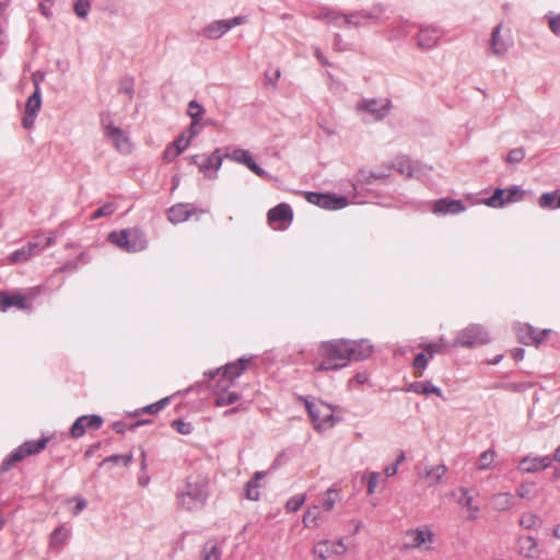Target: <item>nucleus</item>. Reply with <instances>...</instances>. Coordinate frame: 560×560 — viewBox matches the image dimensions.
Wrapping results in <instances>:
<instances>
[{"label": "nucleus", "mask_w": 560, "mask_h": 560, "mask_svg": "<svg viewBox=\"0 0 560 560\" xmlns=\"http://www.w3.org/2000/svg\"><path fill=\"white\" fill-rule=\"evenodd\" d=\"M350 343L347 340H331L318 346L316 358L312 362L314 372H328L348 365Z\"/></svg>", "instance_id": "1"}, {"label": "nucleus", "mask_w": 560, "mask_h": 560, "mask_svg": "<svg viewBox=\"0 0 560 560\" xmlns=\"http://www.w3.org/2000/svg\"><path fill=\"white\" fill-rule=\"evenodd\" d=\"M209 495L208 477L192 474L187 477L185 488L177 495L178 505L187 511L203 506Z\"/></svg>", "instance_id": "2"}, {"label": "nucleus", "mask_w": 560, "mask_h": 560, "mask_svg": "<svg viewBox=\"0 0 560 560\" xmlns=\"http://www.w3.org/2000/svg\"><path fill=\"white\" fill-rule=\"evenodd\" d=\"M436 535L432 526L428 524L408 528L402 536L405 550H418L421 552H433L435 550Z\"/></svg>", "instance_id": "3"}, {"label": "nucleus", "mask_w": 560, "mask_h": 560, "mask_svg": "<svg viewBox=\"0 0 560 560\" xmlns=\"http://www.w3.org/2000/svg\"><path fill=\"white\" fill-rule=\"evenodd\" d=\"M304 405L314 428L318 431L332 428L338 421L332 407L322 400L310 401L305 399Z\"/></svg>", "instance_id": "4"}, {"label": "nucleus", "mask_w": 560, "mask_h": 560, "mask_svg": "<svg viewBox=\"0 0 560 560\" xmlns=\"http://www.w3.org/2000/svg\"><path fill=\"white\" fill-rule=\"evenodd\" d=\"M108 240L126 252H140L147 246V241L143 233L137 229H126L119 232H112Z\"/></svg>", "instance_id": "5"}, {"label": "nucleus", "mask_w": 560, "mask_h": 560, "mask_svg": "<svg viewBox=\"0 0 560 560\" xmlns=\"http://www.w3.org/2000/svg\"><path fill=\"white\" fill-rule=\"evenodd\" d=\"M39 293V287L31 288L25 293L0 291V311L7 312L10 307L30 310L31 301Z\"/></svg>", "instance_id": "6"}, {"label": "nucleus", "mask_w": 560, "mask_h": 560, "mask_svg": "<svg viewBox=\"0 0 560 560\" xmlns=\"http://www.w3.org/2000/svg\"><path fill=\"white\" fill-rule=\"evenodd\" d=\"M48 438H42L37 441H26L18 448H15L2 463V470H9L14 464L23 460L24 458L38 454L46 448Z\"/></svg>", "instance_id": "7"}, {"label": "nucleus", "mask_w": 560, "mask_h": 560, "mask_svg": "<svg viewBox=\"0 0 560 560\" xmlns=\"http://www.w3.org/2000/svg\"><path fill=\"white\" fill-rule=\"evenodd\" d=\"M489 340V334L483 327L469 325L458 332L453 346L471 348L486 345Z\"/></svg>", "instance_id": "8"}, {"label": "nucleus", "mask_w": 560, "mask_h": 560, "mask_svg": "<svg viewBox=\"0 0 560 560\" xmlns=\"http://www.w3.org/2000/svg\"><path fill=\"white\" fill-rule=\"evenodd\" d=\"M390 101L388 98L366 100L357 105V112L363 120L383 119L389 112Z\"/></svg>", "instance_id": "9"}, {"label": "nucleus", "mask_w": 560, "mask_h": 560, "mask_svg": "<svg viewBox=\"0 0 560 560\" xmlns=\"http://www.w3.org/2000/svg\"><path fill=\"white\" fill-rule=\"evenodd\" d=\"M102 124L104 126L105 136L112 140L116 150L121 154H129L132 151V143L125 131L114 126L112 122L106 124L103 120Z\"/></svg>", "instance_id": "10"}, {"label": "nucleus", "mask_w": 560, "mask_h": 560, "mask_svg": "<svg viewBox=\"0 0 560 560\" xmlns=\"http://www.w3.org/2000/svg\"><path fill=\"white\" fill-rule=\"evenodd\" d=\"M513 45V36L510 28H504L499 24L492 32L491 49L497 56L505 54Z\"/></svg>", "instance_id": "11"}, {"label": "nucleus", "mask_w": 560, "mask_h": 560, "mask_svg": "<svg viewBox=\"0 0 560 560\" xmlns=\"http://www.w3.org/2000/svg\"><path fill=\"white\" fill-rule=\"evenodd\" d=\"M306 200L310 203L316 205L323 209L337 210L348 206V200L345 197H334L327 194L306 192Z\"/></svg>", "instance_id": "12"}, {"label": "nucleus", "mask_w": 560, "mask_h": 560, "mask_svg": "<svg viewBox=\"0 0 560 560\" xmlns=\"http://www.w3.org/2000/svg\"><path fill=\"white\" fill-rule=\"evenodd\" d=\"M524 192L517 187L501 189L497 188L493 195L488 198L485 203L491 208H500L505 203L514 202L523 198Z\"/></svg>", "instance_id": "13"}, {"label": "nucleus", "mask_w": 560, "mask_h": 560, "mask_svg": "<svg viewBox=\"0 0 560 560\" xmlns=\"http://www.w3.org/2000/svg\"><path fill=\"white\" fill-rule=\"evenodd\" d=\"M267 219L275 230H284L292 222L293 213L287 203H280L268 211Z\"/></svg>", "instance_id": "14"}, {"label": "nucleus", "mask_w": 560, "mask_h": 560, "mask_svg": "<svg viewBox=\"0 0 560 560\" xmlns=\"http://www.w3.org/2000/svg\"><path fill=\"white\" fill-rule=\"evenodd\" d=\"M103 424V419L96 415L79 417L70 429V435L73 439L83 436L89 430H98Z\"/></svg>", "instance_id": "15"}, {"label": "nucleus", "mask_w": 560, "mask_h": 560, "mask_svg": "<svg viewBox=\"0 0 560 560\" xmlns=\"http://www.w3.org/2000/svg\"><path fill=\"white\" fill-rule=\"evenodd\" d=\"M552 458L546 456H524L518 463V470L523 474H534L545 470L551 466Z\"/></svg>", "instance_id": "16"}, {"label": "nucleus", "mask_w": 560, "mask_h": 560, "mask_svg": "<svg viewBox=\"0 0 560 560\" xmlns=\"http://www.w3.org/2000/svg\"><path fill=\"white\" fill-rule=\"evenodd\" d=\"M346 551L347 546L342 540H322L316 542L312 550L313 555L322 560H327L332 555H343Z\"/></svg>", "instance_id": "17"}, {"label": "nucleus", "mask_w": 560, "mask_h": 560, "mask_svg": "<svg viewBox=\"0 0 560 560\" xmlns=\"http://www.w3.org/2000/svg\"><path fill=\"white\" fill-rule=\"evenodd\" d=\"M232 384L229 381L218 380L213 388L214 405L217 407H225L233 405L240 399V395L235 392L229 390Z\"/></svg>", "instance_id": "18"}, {"label": "nucleus", "mask_w": 560, "mask_h": 560, "mask_svg": "<svg viewBox=\"0 0 560 560\" xmlns=\"http://www.w3.org/2000/svg\"><path fill=\"white\" fill-rule=\"evenodd\" d=\"M42 97H40V89L37 81H35V91L27 98L25 104V115L23 117L22 124L23 127L30 129L34 125L35 117L40 108Z\"/></svg>", "instance_id": "19"}, {"label": "nucleus", "mask_w": 560, "mask_h": 560, "mask_svg": "<svg viewBox=\"0 0 560 560\" xmlns=\"http://www.w3.org/2000/svg\"><path fill=\"white\" fill-rule=\"evenodd\" d=\"M194 163L199 167V171L202 172L206 176L211 177V172H217L222 164V155L220 154V150H215L211 155H195L192 156Z\"/></svg>", "instance_id": "20"}, {"label": "nucleus", "mask_w": 560, "mask_h": 560, "mask_svg": "<svg viewBox=\"0 0 560 560\" xmlns=\"http://www.w3.org/2000/svg\"><path fill=\"white\" fill-rule=\"evenodd\" d=\"M225 158L233 162L245 165L257 176L261 177L265 175V171L255 163L252 154L247 150L238 149V148L233 149L231 152H228L225 154Z\"/></svg>", "instance_id": "21"}, {"label": "nucleus", "mask_w": 560, "mask_h": 560, "mask_svg": "<svg viewBox=\"0 0 560 560\" xmlns=\"http://www.w3.org/2000/svg\"><path fill=\"white\" fill-rule=\"evenodd\" d=\"M243 23V18H234L232 20L226 21H215L211 23L203 30V35L208 38H220L223 34H225L233 26L240 25Z\"/></svg>", "instance_id": "22"}, {"label": "nucleus", "mask_w": 560, "mask_h": 560, "mask_svg": "<svg viewBox=\"0 0 560 560\" xmlns=\"http://www.w3.org/2000/svg\"><path fill=\"white\" fill-rule=\"evenodd\" d=\"M549 332L548 329L537 330L529 325H522L517 329V338L525 345L538 346Z\"/></svg>", "instance_id": "23"}, {"label": "nucleus", "mask_w": 560, "mask_h": 560, "mask_svg": "<svg viewBox=\"0 0 560 560\" xmlns=\"http://www.w3.org/2000/svg\"><path fill=\"white\" fill-rule=\"evenodd\" d=\"M517 552L527 559H537L541 555L538 541L532 536H521L517 539Z\"/></svg>", "instance_id": "24"}, {"label": "nucleus", "mask_w": 560, "mask_h": 560, "mask_svg": "<svg viewBox=\"0 0 560 560\" xmlns=\"http://www.w3.org/2000/svg\"><path fill=\"white\" fill-rule=\"evenodd\" d=\"M465 206L459 200L450 199V198H442L433 203V212L435 214H456L459 212L465 211Z\"/></svg>", "instance_id": "25"}, {"label": "nucleus", "mask_w": 560, "mask_h": 560, "mask_svg": "<svg viewBox=\"0 0 560 560\" xmlns=\"http://www.w3.org/2000/svg\"><path fill=\"white\" fill-rule=\"evenodd\" d=\"M459 505L467 512L466 518L468 521H476L480 512V508L476 504L474 495L469 490L462 488L460 498L458 499Z\"/></svg>", "instance_id": "26"}, {"label": "nucleus", "mask_w": 560, "mask_h": 560, "mask_svg": "<svg viewBox=\"0 0 560 560\" xmlns=\"http://www.w3.org/2000/svg\"><path fill=\"white\" fill-rule=\"evenodd\" d=\"M441 37V32L436 27H422L418 34V45L421 48H432Z\"/></svg>", "instance_id": "27"}, {"label": "nucleus", "mask_w": 560, "mask_h": 560, "mask_svg": "<svg viewBox=\"0 0 560 560\" xmlns=\"http://www.w3.org/2000/svg\"><path fill=\"white\" fill-rule=\"evenodd\" d=\"M247 363V360L241 359L236 362L226 364L219 380L229 381V383L233 385L234 381L245 371Z\"/></svg>", "instance_id": "28"}, {"label": "nucleus", "mask_w": 560, "mask_h": 560, "mask_svg": "<svg viewBox=\"0 0 560 560\" xmlns=\"http://www.w3.org/2000/svg\"><path fill=\"white\" fill-rule=\"evenodd\" d=\"M446 471L447 468L443 464L425 466L423 472L420 474V477L427 480L430 486H434L442 480Z\"/></svg>", "instance_id": "29"}, {"label": "nucleus", "mask_w": 560, "mask_h": 560, "mask_svg": "<svg viewBox=\"0 0 560 560\" xmlns=\"http://www.w3.org/2000/svg\"><path fill=\"white\" fill-rule=\"evenodd\" d=\"M373 352V346L366 339L352 342V360H364Z\"/></svg>", "instance_id": "30"}, {"label": "nucleus", "mask_w": 560, "mask_h": 560, "mask_svg": "<svg viewBox=\"0 0 560 560\" xmlns=\"http://www.w3.org/2000/svg\"><path fill=\"white\" fill-rule=\"evenodd\" d=\"M190 210L188 205L178 203L173 206L167 213L168 220L174 223H182L189 218Z\"/></svg>", "instance_id": "31"}, {"label": "nucleus", "mask_w": 560, "mask_h": 560, "mask_svg": "<svg viewBox=\"0 0 560 560\" xmlns=\"http://www.w3.org/2000/svg\"><path fill=\"white\" fill-rule=\"evenodd\" d=\"M538 205L542 209L553 210L560 208V189L544 192L538 199Z\"/></svg>", "instance_id": "32"}, {"label": "nucleus", "mask_w": 560, "mask_h": 560, "mask_svg": "<svg viewBox=\"0 0 560 560\" xmlns=\"http://www.w3.org/2000/svg\"><path fill=\"white\" fill-rule=\"evenodd\" d=\"M55 243V236L51 234L49 236L36 235L33 241L28 242L26 245L31 249L33 255L38 254L44 248L52 245Z\"/></svg>", "instance_id": "33"}, {"label": "nucleus", "mask_w": 560, "mask_h": 560, "mask_svg": "<svg viewBox=\"0 0 560 560\" xmlns=\"http://www.w3.org/2000/svg\"><path fill=\"white\" fill-rule=\"evenodd\" d=\"M366 478V490L369 494H372L376 491H381L385 487L386 479L381 476L380 472H370L363 479Z\"/></svg>", "instance_id": "34"}, {"label": "nucleus", "mask_w": 560, "mask_h": 560, "mask_svg": "<svg viewBox=\"0 0 560 560\" xmlns=\"http://www.w3.org/2000/svg\"><path fill=\"white\" fill-rule=\"evenodd\" d=\"M194 137L192 133L190 135L189 138H186L185 136H179L172 144V147H170L166 151H165V158L168 159L170 156L172 158H175L177 155H179L188 145H189V141H190V138Z\"/></svg>", "instance_id": "35"}, {"label": "nucleus", "mask_w": 560, "mask_h": 560, "mask_svg": "<svg viewBox=\"0 0 560 560\" xmlns=\"http://www.w3.org/2000/svg\"><path fill=\"white\" fill-rule=\"evenodd\" d=\"M491 504L497 511H506L513 505V497L508 492L494 494Z\"/></svg>", "instance_id": "36"}, {"label": "nucleus", "mask_w": 560, "mask_h": 560, "mask_svg": "<svg viewBox=\"0 0 560 560\" xmlns=\"http://www.w3.org/2000/svg\"><path fill=\"white\" fill-rule=\"evenodd\" d=\"M265 476V472L257 471L254 477L247 482L246 497L249 500L257 501L259 499V480Z\"/></svg>", "instance_id": "37"}, {"label": "nucleus", "mask_w": 560, "mask_h": 560, "mask_svg": "<svg viewBox=\"0 0 560 560\" xmlns=\"http://www.w3.org/2000/svg\"><path fill=\"white\" fill-rule=\"evenodd\" d=\"M221 555V548L214 541H207L201 552L202 560H220Z\"/></svg>", "instance_id": "38"}, {"label": "nucleus", "mask_w": 560, "mask_h": 560, "mask_svg": "<svg viewBox=\"0 0 560 560\" xmlns=\"http://www.w3.org/2000/svg\"><path fill=\"white\" fill-rule=\"evenodd\" d=\"M34 255L32 254L31 249L27 247V245L16 249L13 252L9 257L10 264H19V262H25Z\"/></svg>", "instance_id": "39"}, {"label": "nucleus", "mask_w": 560, "mask_h": 560, "mask_svg": "<svg viewBox=\"0 0 560 560\" xmlns=\"http://www.w3.org/2000/svg\"><path fill=\"white\" fill-rule=\"evenodd\" d=\"M411 387H412V390L417 394H421V395L435 394L438 396H442V390L439 387H435L427 382L413 383Z\"/></svg>", "instance_id": "40"}, {"label": "nucleus", "mask_w": 560, "mask_h": 560, "mask_svg": "<svg viewBox=\"0 0 560 560\" xmlns=\"http://www.w3.org/2000/svg\"><path fill=\"white\" fill-rule=\"evenodd\" d=\"M518 523L526 529H535L540 525V518L532 512H526L521 515Z\"/></svg>", "instance_id": "41"}, {"label": "nucleus", "mask_w": 560, "mask_h": 560, "mask_svg": "<svg viewBox=\"0 0 560 560\" xmlns=\"http://www.w3.org/2000/svg\"><path fill=\"white\" fill-rule=\"evenodd\" d=\"M339 499H340L339 491L335 488H330L325 493V498L323 500L322 508L325 511H331L335 506V503L337 501H339Z\"/></svg>", "instance_id": "42"}, {"label": "nucleus", "mask_w": 560, "mask_h": 560, "mask_svg": "<svg viewBox=\"0 0 560 560\" xmlns=\"http://www.w3.org/2000/svg\"><path fill=\"white\" fill-rule=\"evenodd\" d=\"M188 115L194 119L191 126H190V131H192V136L196 135V131H195V126L197 124V118H199L202 114H203V108L201 107L200 104H198L197 102L195 101H191L189 104H188V110H187Z\"/></svg>", "instance_id": "43"}, {"label": "nucleus", "mask_w": 560, "mask_h": 560, "mask_svg": "<svg viewBox=\"0 0 560 560\" xmlns=\"http://www.w3.org/2000/svg\"><path fill=\"white\" fill-rule=\"evenodd\" d=\"M495 458V452L493 450H488L480 454L477 468L479 470H485L491 467L493 460Z\"/></svg>", "instance_id": "44"}, {"label": "nucleus", "mask_w": 560, "mask_h": 560, "mask_svg": "<svg viewBox=\"0 0 560 560\" xmlns=\"http://www.w3.org/2000/svg\"><path fill=\"white\" fill-rule=\"evenodd\" d=\"M429 358L424 353H419L413 360L415 376L421 377L424 369L427 368Z\"/></svg>", "instance_id": "45"}, {"label": "nucleus", "mask_w": 560, "mask_h": 560, "mask_svg": "<svg viewBox=\"0 0 560 560\" xmlns=\"http://www.w3.org/2000/svg\"><path fill=\"white\" fill-rule=\"evenodd\" d=\"M319 517V512L317 506H313L308 509L303 515V524L306 527H313L316 525L317 520Z\"/></svg>", "instance_id": "46"}, {"label": "nucleus", "mask_w": 560, "mask_h": 560, "mask_svg": "<svg viewBox=\"0 0 560 560\" xmlns=\"http://www.w3.org/2000/svg\"><path fill=\"white\" fill-rule=\"evenodd\" d=\"M305 502L304 494H296L292 497L285 504V510L290 513L299 511Z\"/></svg>", "instance_id": "47"}, {"label": "nucleus", "mask_w": 560, "mask_h": 560, "mask_svg": "<svg viewBox=\"0 0 560 560\" xmlns=\"http://www.w3.org/2000/svg\"><path fill=\"white\" fill-rule=\"evenodd\" d=\"M131 460H132L131 453L127 454V455H113V456L104 458L103 462L101 463V465L103 466L107 463H113V464H122L124 466H128Z\"/></svg>", "instance_id": "48"}, {"label": "nucleus", "mask_w": 560, "mask_h": 560, "mask_svg": "<svg viewBox=\"0 0 560 560\" xmlns=\"http://www.w3.org/2000/svg\"><path fill=\"white\" fill-rule=\"evenodd\" d=\"M74 12L79 18H85L90 11L89 0H74Z\"/></svg>", "instance_id": "49"}, {"label": "nucleus", "mask_w": 560, "mask_h": 560, "mask_svg": "<svg viewBox=\"0 0 560 560\" xmlns=\"http://www.w3.org/2000/svg\"><path fill=\"white\" fill-rule=\"evenodd\" d=\"M115 211V206L114 203H106L104 206H102L101 208H98L91 217L92 220H97L102 217H107V215H110L113 214Z\"/></svg>", "instance_id": "50"}, {"label": "nucleus", "mask_w": 560, "mask_h": 560, "mask_svg": "<svg viewBox=\"0 0 560 560\" xmlns=\"http://www.w3.org/2000/svg\"><path fill=\"white\" fill-rule=\"evenodd\" d=\"M168 404V398H163L154 404L145 406L142 411L147 413H156Z\"/></svg>", "instance_id": "51"}, {"label": "nucleus", "mask_w": 560, "mask_h": 560, "mask_svg": "<svg viewBox=\"0 0 560 560\" xmlns=\"http://www.w3.org/2000/svg\"><path fill=\"white\" fill-rule=\"evenodd\" d=\"M69 536L68 529L63 527L56 528L52 533L51 540L54 544H63Z\"/></svg>", "instance_id": "52"}, {"label": "nucleus", "mask_w": 560, "mask_h": 560, "mask_svg": "<svg viewBox=\"0 0 560 560\" xmlns=\"http://www.w3.org/2000/svg\"><path fill=\"white\" fill-rule=\"evenodd\" d=\"M525 158V151L522 148L513 149L509 152L506 161L509 163H518Z\"/></svg>", "instance_id": "53"}, {"label": "nucleus", "mask_w": 560, "mask_h": 560, "mask_svg": "<svg viewBox=\"0 0 560 560\" xmlns=\"http://www.w3.org/2000/svg\"><path fill=\"white\" fill-rule=\"evenodd\" d=\"M172 427L175 428L180 434H189L191 432V424L182 420H174Z\"/></svg>", "instance_id": "54"}, {"label": "nucleus", "mask_w": 560, "mask_h": 560, "mask_svg": "<svg viewBox=\"0 0 560 560\" xmlns=\"http://www.w3.org/2000/svg\"><path fill=\"white\" fill-rule=\"evenodd\" d=\"M533 483H523L517 488V495L522 499L529 498L532 491H533Z\"/></svg>", "instance_id": "55"}, {"label": "nucleus", "mask_w": 560, "mask_h": 560, "mask_svg": "<svg viewBox=\"0 0 560 560\" xmlns=\"http://www.w3.org/2000/svg\"><path fill=\"white\" fill-rule=\"evenodd\" d=\"M423 349L430 355V358H432L434 353L443 352V346L439 343H428L423 347Z\"/></svg>", "instance_id": "56"}, {"label": "nucleus", "mask_w": 560, "mask_h": 560, "mask_svg": "<svg viewBox=\"0 0 560 560\" xmlns=\"http://www.w3.org/2000/svg\"><path fill=\"white\" fill-rule=\"evenodd\" d=\"M75 500L77 504L72 511L73 515H78L81 511H83L86 508V500L83 498H75V499H69L67 502H71Z\"/></svg>", "instance_id": "57"}, {"label": "nucleus", "mask_w": 560, "mask_h": 560, "mask_svg": "<svg viewBox=\"0 0 560 560\" xmlns=\"http://www.w3.org/2000/svg\"><path fill=\"white\" fill-rule=\"evenodd\" d=\"M549 27L552 33L560 34V14L549 19Z\"/></svg>", "instance_id": "58"}, {"label": "nucleus", "mask_w": 560, "mask_h": 560, "mask_svg": "<svg viewBox=\"0 0 560 560\" xmlns=\"http://www.w3.org/2000/svg\"><path fill=\"white\" fill-rule=\"evenodd\" d=\"M397 470H398L397 464H393L385 468L384 474L386 475V477H393L397 474Z\"/></svg>", "instance_id": "59"}, {"label": "nucleus", "mask_w": 560, "mask_h": 560, "mask_svg": "<svg viewBox=\"0 0 560 560\" xmlns=\"http://www.w3.org/2000/svg\"><path fill=\"white\" fill-rule=\"evenodd\" d=\"M513 358L515 360H523L524 358V350L523 349H516L515 351H513Z\"/></svg>", "instance_id": "60"}, {"label": "nucleus", "mask_w": 560, "mask_h": 560, "mask_svg": "<svg viewBox=\"0 0 560 560\" xmlns=\"http://www.w3.org/2000/svg\"><path fill=\"white\" fill-rule=\"evenodd\" d=\"M552 537L560 540V523L552 528Z\"/></svg>", "instance_id": "61"}, {"label": "nucleus", "mask_w": 560, "mask_h": 560, "mask_svg": "<svg viewBox=\"0 0 560 560\" xmlns=\"http://www.w3.org/2000/svg\"><path fill=\"white\" fill-rule=\"evenodd\" d=\"M355 380L359 384H363L364 382H366L368 376L365 374H358L355 376Z\"/></svg>", "instance_id": "62"}, {"label": "nucleus", "mask_w": 560, "mask_h": 560, "mask_svg": "<svg viewBox=\"0 0 560 560\" xmlns=\"http://www.w3.org/2000/svg\"><path fill=\"white\" fill-rule=\"evenodd\" d=\"M552 459L560 463V446L556 448Z\"/></svg>", "instance_id": "63"}, {"label": "nucleus", "mask_w": 560, "mask_h": 560, "mask_svg": "<svg viewBox=\"0 0 560 560\" xmlns=\"http://www.w3.org/2000/svg\"><path fill=\"white\" fill-rule=\"evenodd\" d=\"M10 0H0V10H3L9 4Z\"/></svg>", "instance_id": "64"}]
</instances>
